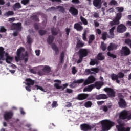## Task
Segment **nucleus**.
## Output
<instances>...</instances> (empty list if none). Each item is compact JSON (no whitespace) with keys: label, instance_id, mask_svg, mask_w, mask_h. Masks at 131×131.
Returning a JSON list of instances; mask_svg holds the SVG:
<instances>
[{"label":"nucleus","instance_id":"nucleus-45","mask_svg":"<svg viewBox=\"0 0 131 131\" xmlns=\"http://www.w3.org/2000/svg\"><path fill=\"white\" fill-rule=\"evenodd\" d=\"M34 89H35V90H41V91L45 92V91H44L43 88L42 87L40 86H38V85H35V86H34Z\"/></svg>","mask_w":131,"mask_h":131},{"label":"nucleus","instance_id":"nucleus-35","mask_svg":"<svg viewBox=\"0 0 131 131\" xmlns=\"http://www.w3.org/2000/svg\"><path fill=\"white\" fill-rule=\"evenodd\" d=\"M84 46V43H83L82 41L79 40L77 43V48L83 47Z\"/></svg>","mask_w":131,"mask_h":131},{"label":"nucleus","instance_id":"nucleus-25","mask_svg":"<svg viewBox=\"0 0 131 131\" xmlns=\"http://www.w3.org/2000/svg\"><path fill=\"white\" fill-rule=\"evenodd\" d=\"M112 107V104L102 106L100 108V110L103 111L104 112H107L108 111V108H111Z\"/></svg>","mask_w":131,"mask_h":131},{"label":"nucleus","instance_id":"nucleus-30","mask_svg":"<svg viewBox=\"0 0 131 131\" xmlns=\"http://www.w3.org/2000/svg\"><path fill=\"white\" fill-rule=\"evenodd\" d=\"M103 82H97L95 83V86L96 87L97 89H100L103 86Z\"/></svg>","mask_w":131,"mask_h":131},{"label":"nucleus","instance_id":"nucleus-34","mask_svg":"<svg viewBox=\"0 0 131 131\" xmlns=\"http://www.w3.org/2000/svg\"><path fill=\"white\" fill-rule=\"evenodd\" d=\"M97 59L99 60H103L105 59V57L103 55L102 53H99L97 55Z\"/></svg>","mask_w":131,"mask_h":131},{"label":"nucleus","instance_id":"nucleus-3","mask_svg":"<svg viewBox=\"0 0 131 131\" xmlns=\"http://www.w3.org/2000/svg\"><path fill=\"white\" fill-rule=\"evenodd\" d=\"M102 131H108L115 125V123L109 120H104L101 122Z\"/></svg>","mask_w":131,"mask_h":131},{"label":"nucleus","instance_id":"nucleus-20","mask_svg":"<svg viewBox=\"0 0 131 131\" xmlns=\"http://www.w3.org/2000/svg\"><path fill=\"white\" fill-rule=\"evenodd\" d=\"M92 71L95 72L96 73L99 72V69L98 68H94L91 69H86L85 70V73L86 74L89 75L92 74Z\"/></svg>","mask_w":131,"mask_h":131},{"label":"nucleus","instance_id":"nucleus-12","mask_svg":"<svg viewBox=\"0 0 131 131\" xmlns=\"http://www.w3.org/2000/svg\"><path fill=\"white\" fill-rule=\"evenodd\" d=\"M125 31H126V27L122 24L118 26L117 28V32L118 33H122L125 32Z\"/></svg>","mask_w":131,"mask_h":131},{"label":"nucleus","instance_id":"nucleus-11","mask_svg":"<svg viewBox=\"0 0 131 131\" xmlns=\"http://www.w3.org/2000/svg\"><path fill=\"white\" fill-rule=\"evenodd\" d=\"M121 53L124 56H127L130 54V50L126 47H123L122 48Z\"/></svg>","mask_w":131,"mask_h":131},{"label":"nucleus","instance_id":"nucleus-15","mask_svg":"<svg viewBox=\"0 0 131 131\" xmlns=\"http://www.w3.org/2000/svg\"><path fill=\"white\" fill-rule=\"evenodd\" d=\"M50 11H59V12H63L64 11V7L62 6H57L56 7H51L50 8Z\"/></svg>","mask_w":131,"mask_h":131},{"label":"nucleus","instance_id":"nucleus-32","mask_svg":"<svg viewBox=\"0 0 131 131\" xmlns=\"http://www.w3.org/2000/svg\"><path fill=\"white\" fill-rule=\"evenodd\" d=\"M14 15V11H7V12H5L4 13V16H7V17H9L10 16H12Z\"/></svg>","mask_w":131,"mask_h":131},{"label":"nucleus","instance_id":"nucleus-22","mask_svg":"<svg viewBox=\"0 0 131 131\" xmlns=\"http://www.w3.org/2000/svg\"><path fill=\"white\" fill-rule=\"evenodd\" d=\"M89 95L88 94H80L78 95L77 99L79 100H83L85 99Z\"/></svg>","mask_w":131,"mask_h":131},{"label":"nucleus","instance_id":"nucleus-36","mask_svg":"<svg viewBox=\"0 0 131 131\" xmlns=\"http://www.w3.org/2000/svg\"><path fill=\"white\" fill-rule=\"evenodd\" d=\"M98 63V61L97 59L92 60L90 62V64L92 66H94L95 64H97Z\"/></svg>","mask_w":131,"mask_h":131},{"label":"nucleus","instance_id":"nucleus-24","mask_svg":"<svg viewBox=\"0 0 131 131\" xmlns=\"http://www.w3.org/2000/svg\"><path fill=\"white\" fill-rule=\"evenodd\" d=\"M21 5L20 3H19V2H17L16 3H15L14 5L12 6V8L14 10V11H16L17 9H21Z\"/></svg>","mask_w":131,"mask_h":131},{"label":"nucleus","instance_id":"nucleus-16","mask_svg":"<svg viewBox=\"0 0 131 131\" xmlns=\"http://www.w3.org/2000/svg\"><path fill=\"white\" fill-rule=\"evenodd\" d=\"M93 5L98 9H100L102 6V0H94Z\"/></svg>","mask_w":131,"mask_h":131},{"label":"nucleus","instance_id":"nucleus-53","mask_svg":"<svg viewBox=\"0 0 131 131\" xmlns=\"http://www.w3.org/2000/svg\"><path fill=\"white\" fill-rule=\"evenodd\" d=\"M32 19L34 20L35 21H39V19L38 18L37 16L36 15H33V16H32L31 17Z\"/></svg>","mask_w":131,"mask_h":131},{"label":"nucleus","instance_id":"nucleus-29","mask_svg":"<svg viewBox=\"0 0 131 131\" xmlns=\"http://www.w3.org/2000/svg\"><path fill=\"white\" fill-rule=\"evenodd\" d=\"M52 49L55 51V53L56 55H58L59 53V50L58 47L56 46L55 44H52Z\"/></svg>","mask_w":131,"mask_h":131},{"label":"nucleus","instance_id":"nucleus-38","mask_svg":"<svg viewBox=\"0 0 131 131\" xmlns=\"http://www.w3.org/2000/svg\"><path fill=\"white\" fill-rule=\"evenodd\" d=\"M93 103L90 101H88L84 103V106L86 108L91 107Z\"/></svg>","mask_w":131,"mask_h":131},{"label":"nucleus","instance_id":"nucleus-43","mask_svg":"<svg viewBox=\"0 0 131 131\" xmlns=\"http://www.w3.org/2000/svg\"><path fill=\"white\" fill-rule=\"evenodd\" d=\"M58 106V102L56 101H53L51 104L52 108H56Z\"/></svg>","mask_w":131,"mask_h":131},{"label":"nucleus","instance_id":"nucleus-14","mask_svg":"<svg viewBox=\"0 0 131 131\" xmlns=\"http://www.w3.org/2000/svg\"><path fill=\"white\" fill-rule=\"evenodd\" d=\"M118 104L119 107L121 108H125V106H126V103L125 102V101L123 100V96H122L121 98H120Z\"/></svg>","mask_w":131,"mask_h":131},{"label":"nucleus","instance_id":"nucleus-49","mask_svg":"<svg viewBox=\"0 0 131 131\" xmlns=\"http://www.w3.org/2000/svg\"><path fill=\"white\" fill-rule=\"evenodd\" d=\"M107 33L106 32L103 33L102 34V38L103 40H106L107 38Z\"/></svg>","mask_w":131,"mask_h":131},{"label":"nucleus","instance_id":"nucleus-2","mask_svg":"<svg viewBox=\"0 0 131 131\" xmlns=\"http://www.w3.org/2000/svg\"><path fill=\"white\" fill-rule=\"evenodd\" d=\"M4 53H5V49L4 48L2 47H0V60H5L6 62L10 64L13 60V58L11 57L7 53H6L5 54V57L4 56Z\"/></svg>","mask_w":131,"mask_h":131},{"label":"nucleus","instance_id":"nucleus-60","mask_svg":"<svg viewBox=\"0 0 131 131\" xmlns=\"http://www.w3.org/2000/svg\"><path fill=\"white\" fill-rule=\"evenodd\" d=\"M72 3L75 4H77L80 3L79 0H72Z\"/></svg>","mask_w":131,"mask_h":131},{"label":"nucleus","instance_id":"nucleus-23","mask_svg":"<svg viewBox=\"0 0 131 131\" xmlns=\"http://www.w3.org/2000/svg\"><path fill=\"white\" fill-rule=\"evenodd\" d=\"M115 29H116V27H113L112 28H111L110 30V31H109L110 35L108 36V38H113L115 37V34L114 32Z\"/></svg>","mask_w":131,"mask_h":131},{"label":"nucleus","instance_id":"nucleus-46","mask_svg":"<svg viewBox=\"0 0 131 131\" xmlns=\"http://www.w3.org/2000/svg\"><path fill=\"white\" fill-rule=\"evenodd\" d=\"M110 5L111 6H116L118 5V3L117 2V1H116V0H112L110 2Z\"/></svg>","mask_w":131,"mask_h":131},{"label":"nucleus","instance_id":"nucleus-57","mask_svg":"<svg viewBox=\"0 0 131 131\" xmlns=\"http://www.w3.org/2000/svg\"><path fill=\"white\" fill-rule=\"evenodd\" d=\"M51 103L50 102H48V103H47L46 104V108L48 110H49L51 108V106L49 105L50 104H51Z\"/></svg>","mask_w":131,"mask_h":131},{"label":"nucleus","instance_id":"nucleus-39","mask_svg":"<svg viewBox=\"0 0 131 131\" xmlns=\"http://www.w3.org/2000/svg\"><path fill=\"white\" fill-rule=\"evenodd\" d=\"M80 19H81V21L82 22V23L84 25H88V21H87V19H86V18H84V17H83V16H81L80 17Z\"/></svg>","mask_w":131,"mask_h":131},{"label":"nucleus","instance_id":"nucleus-55","mask_svg":"<svg viewBox=\"0 0 131 131\" xmlns=\"http://www.w3.org/2000/svg\"><path fill=\"white\" fill-rule=\"evenodd\" d=\"M7 30L5 28L4 26L0 27V32H5Z\"/></svg>","mask_w":131,"mask_h":131},{"label":"nucleus","instance_id":"nucleus-10","mask_svg":"<svg viewBox=\"0 0 131 131\" xmlns=\"http://www.w3.org/2000/svg\"><path fill=\"white\" fill-rule=\"evenodd\" d=\"M13 113L12 111L5 112L4 114V118L6 121H8L12 118Z\"/></svg>","mask_w":131,"mask_h":131},{"label":"nucleus","instance_id":"nucleus-9","mask_svg":"<svg viewBox=\"0 0 131 131\" xmlns=\"http://www.w3.org/2000/svg\"><path fill=\"white\" fill-rule=\"evenodd\" d=\"M104 91L107 93L108 96L110 97H114L116 96V92L113 89L105 88V89H104Z\"/></svg>","mask_w":131,"mask_h":131},{"label":"nucleus","instance_id":"nucleus-31","mask_svg":"<svg viewBox=\"0 0 131 131\" xmlns=\"http://www.w3.org/2000/svg\"><path fill=\"white\" fill-rule=\"evenodd\" d=\"M95 39V35H91L90 36H89V41H88V43L89 44H91L92 43V42L93 41V40H94Z\"/></svg>","mask_w":131,"mask_h":131},{"label":"nucleus","instance_id":"nucleus-18","mask_svg":"<svg viewBox=\"0 0 131 131\" xmlns=\"http://www.w3.org/2000/svg\"><path fill=\"white\" fill-rule=\"evenodd\" d=\"M25 81L26 82H24L26 85L28 86H32L33 85L35 81L33 80H32L30 78H28V79H26Z\"/></svg>","mask_w":131,"mask_h":131},{"label":"nucleus","instance_id":"nucleus-64","mask_svg":"<svg viewBox=\"0 0 131 131\" xmlns=\"http://www.w3.org/2000/svg\"><path fill=\"white\" fill-rule=\"evenodd\" d=\"M66 92L69 94L70 93H73V90H72L71 89H67L66 90Z\"/></svg>","mask_w":131,"mask_h":131},{"label":"nucleus","instance_id":"nucleus-19","mask_svg":"<svg viewBox=\"0 0 131 131\" xmlns=\"http://www.w3.org/2000/svg\"><path fill=\"white\" fill-rule=\"evenodd\" d=\"M69 12L73 15L76 16L78 14V11L75 7H70Z\"/></svg>","mask_w":131,"mask_h":131},{"label":"nucleus","instance_id":"nucleus-5","mask_svg":"<svg viewBox=\"0 0 131 131\" xmlns=\"http://www.w3.org/2000/svg\"><path fill=\"white\" fill-rule=\"evenodd\" d=\"M119 118L120 119H125L130 120L131 119V113L129 111H126L125 110L123 111L120 113Z\"/></svg>","mask_w":131,"mask_h":131},{"label":"nucleus","instance_id":"nucleus-21","mask_svg":"<svg viewBox=\"0 0 131 131\" xmlns=\"http://www.w3.org/2000/svg\"><path fill=\"white\" fill-rule=\"evenodd\" d=\"M54 87L56 88L57 89H60L62 86H61V81L58 80H54Z\"/></svg>","mask_w":131,"mask_h":131},{"label":"nucleus","instance_id":"nucleus-42","mask_svg":"<svg viewBox=\"0 0 131 131\" xmlns=\"http://www.w3.org/2000/svg\"><path fill=\"white\" fill-rule=\"evenodd\" d=\"M64 53L62 52L60 55V62L61 63H63L64 62Z\"/></svg>","mask_w":131,"mask_h":131},{"label":"nucleus","instance_id":"nucleus-61","mask_svg":"<svg viewBox=\"0 0 131 131\" xmlns=\"http://www.w3.org/2000/svg\"><path fill=\"white\" fill-rule=\"evenodd\" d=\"M65 30H66V34H67V35H69V34H70L71 29H69V28H67V29H66Z\"/></svg>","mask_w":131,"mask_h":131},{"label":"nucleus","instance_id":"nucleus-50","mask_svg":"<svg viewBox=\"0 0 131 131\" xmlns=\"http://www.w3.org/2000/svg\"><path fill=\"white\" fill-rule=\"evenodd\" d=\"M27 42L28 43L30 44L32 42V39L31 38L30 36H27Z\"/></svg>","mask_w":131,"mask_h":131},{"label":"nucleus","instance_id":"nucleus-1","mask_svg":"<svg viewBox=\"0 0 131 131\" xmlns=\"http://www.w3.org/2000/svg\"><path fill=\"white\" fill-rule=\"evenodd\" d=\"M95 80H96V79L93 76L89 77L88 78L86 79L85 81L83 79L77 80H74L73 82L70 85V87L73 88L74 87V85H75L76 83L80 84V83H83V82H84V85H88L89 84L94 82Z\"/></svg>","mask_w":131,"mask_h":131},{"label":"nucleus","instance_id":"nucleus-63","mask_svg":"<svg viewBox=\"0 0 131 131\" xmlns=\"http://www.w3.org/2000/svg\"><path fill=\"white\" fill-rule=\"evenodd\" d=\"M35 53L36 54V56H39L40 54V51L38 50H36L35 51Z\"/></svg>","mask_w":131,"mask_h":131},{"label":"nucleus","instance_id":"nucleus-17","mask_svg":"<svg viewBox=\"0 0 131 131\" xmlns=\"http://www.w3.org/2000/svg\"><path fill=\"white\" fill-rule=\"evenodd\" d=\"M81 25L82 23H77V24H74V28L78 31H82L83 29V28Z\"/></svg>","mask_w":131,"mask_h":131},{"label":"nucleus","instance_id":"nucleus-44","mask_svg":"<svg viewBox=\"0 0 131 131\" xmlns=\"http://www.w3.org/2000/svg\"><path fill=\"white\" fill-rule=\"evenodd\" d=\"M118 78H124L125 75L124 73H122V72H119L118 75Z\"/></svg>","mask_w":131,"mask_h":131},{"label":"nucleus","instance_id":"nucleus-4","mask_svg":"<svg viewBox=\"0 0 131 131\" xmlns=\"http://www.w3.org/2000/svg\"><path fill=\"white\" fill-rule=\"evenodd\" d=\"M101 127L100 124H95L93 126H90L86 124H83L80 125L81 129L83 131H87L88 130L92 129L93 131H96L98 129V128Z\"/></svg>","mask_w":131,"mask_h":131},{"label":"nucleus","instance_id":"nucleus-58","mask_svg":"<svg viewBox=\"0 0 131 131\" xmlns=\"http://www.w3.org/2000/svg\"><path fill=\"white\" fill-rule=\"evenodd\" d=\"M83 58L82 57L79 56V59L77 61V63L78 64L80 63L81 62H82V60H83Z\"/></svg>","mask_w":131,"mask_h":131},{"label":"nucleus","instance_id":"nucleus-41","mask_svg":"<svg viewBox=\"0 0 131 131\" xmlns=\"http://www.w3.org/2000/svg\"><path fill=\"white\" fill-rule=\"evenodd\" d=\"M107 48V45L104 44L103 42H101V48L103 51H105Z\"/></svg>","mask_w":131,"mask_h":131},{"label":"nucleus","instance_id":"nucleus-13","mask_svg":"<svg viewBox=\"0 0 131 131\" xmlns=\"http://www.w3.org/2000/svg\"><path fill=\"white\" fill-rule=\"evenodd\" d=\"M89 51L86 49H80L79 50V56L83 58L87 56Z\"/></svg>","mask_w":131,"mask_h":131},{"label":"nucleus","instance_id":"nucleus-51","mask_svg":"<svg viewBox=\"0 0 131 131\" xmlns=\"http://www.w3.org/2000/svg\"><path fill=\"white\" fill-rule=\"evenodd\" d=\"M86 31H85L84 32V33H83V34H82V39L83 40H86V39H87V38H86Z\"/></svg>","mask_w":131,"mask_h":131},{"label":"nucleus","instance_id":"nucleus-37","mask_svg":"<svg viewBox=\"0 0 131 131\" xmlns=\"http://www.w3.org/2000/svg\"><path fill=\"white\" fill-rule=\"evenodd\" d=\"M42 71L45 72L49 73L51 71V68L49 66H45L42 69Z\"/></svg>","mask_w":131,"mask_h":131},{"label":"nucleus","instance_id":"nucleus-54","mask_svg":"<svg viewBox=\"0 0 131 131\" xmlns=\"http://www.w3.org/2000/svg\"><path fill=\"white\" fill-rule=\"evenodd\" d=\"M58 33V32H57L56 30L55 29H52V34L53 35H56Z\"/></svg>","mask_w":131,"mask_h":131},{"label":"nucleus","instance_id":"nucleus-47","mask_svg":"<svg viewBox=\"0 0 131 131\" xmlns=\"http://www.w3.org/2000/svg\"><path fill=\"white\" fill-rule=\"evenodd\" d=\"M116 9L117 10L118 12L120 13L124 11L123 7H116Z\"/></svg>","mask_w":131,"mask_h":131},{"label":"nucleus","instance_id":"nucleus-27","mask_svg":"<svg viewBox=\"0 0 131 131\" xmlns=\"http://www.w3.org/2000/svg\"><path fill=\"white\" fill-rule=\"evenodd\" d=\"M107 98H108V97L105 94H100L96 97V99L97 100L106 99Z\"/></svg>","mask_w":131,"mask_h":131},{"label":"nucleus","instance_id":"nucleus-59","mask_svg":"<svg viewBox=\"0 0 131 131\" xmlns=\"http://www.w3.org/2000/svg\"><path fill=\"white\" fill-rule=\"evenodd\" d=\"M107 55L110 57H113V58H116V56H115V55H114L112 54H111L110 52L107 53Z\"/></svg>","mask_w":131,"mask_h":131},{"label":"nucleus","instance_id":"nucleus-6","mask_svg":"<svg viewBox=\"0 0 131 131\" xmlns=\"http://www.w3.org/2000/svg\"><path fill=\"white\" fill-rule=\"evenodd\" d=\"M118 125H116V128L118 131H130V128L124 127V124L122 121L118 120Z\"/></svg>","mask_w":131,"mask_h":131},{"label":"nucleus","instance_id":"nucleus-7","mask_svg":"<svg viewBox=\"0 0 131 131\" xmlns=\"http://www.w3.org/2000/svg\"><path fill=\"white\" fill-rule=\"evenodd\" d=\"M122 18V13H117L116 15V17L114 18L112 21L110 22V25L111 26H113L115 25H117L120 24V20Z\"/></svg>","mask_w":131,"mask_h":131},{"label":"nucleus","instance_id":"nucleus-62","mask_svg":"<svg viewBox=\"0 0 131 131\" xmlns=\"http://www.w3.org/2000/svg\"><path fill=\"white\" fill-rule=\"evenodd\" d=\"M37 74L39 75V76H42L43 75H45V72H43V71H39L38 73H37Z\"/></svg>","mask_w":131,"mask_h":131},{"label":"nucleus","instance_id":"nucleus-48","mask_svg":"<svg viewBox=\"0 0 131 131\" xmlns=\"http://www.w3.org/2000/svg\"><path fill=\"white\" fill-rule=\"evenodd\" d=\"M30 0H21V4H23L24 5H26L27 4H29Z\"/></svg>","mask_w":131,"mask_h":131},{"label":"nucleus","instance_id":"nucleus-52","mask_svg":"<svg viewBox=\"0 0 131 131\" xmlns=\"http://www.w3.org/2000/svg\"><path fill=\"white\" fill-rule=\"evenodd\" d=\"M77 71L75 67H73L72 68V73L73 74H75L77 73Z\"/></svg>","mask_w":131,"mask_h":131},{"label":"nucleus","instance_id":"nucleus-56","mask_svg":"<svg viewBox=\"0 0 131 131\" xmlns=\"http://www.w3.org/2000/svg\"><path fill=\"white\" fill-rule=\"evenodd\" d=\"M46 33V32L45 31H43V30H39V34L41 36H42L43 35H45Z\"/></svg>","mask_w":131,"mask_h":131},{"label":"nucleus","instance_id":"nucleus-28","mask_svg":"<svg viewBox=\"0 0 131 131\" xmlns=\"http://www.w3.org/2000/svg\"><path fill=\"white\" fill-rule=\"evenodd\" d=\"M118 46L117 45H114L111 43L110 46L108 47V51H112L113 50L116 49Z\"/></svg>","mask_w":131,"mask_h":131},{"label":"nucleus","instance_id":"nucleus-33","mask_svg":"<svg viewBox=\"0 0 131 131\" xmlns=\"http://www.w3.org/2000/svg\"><path fill=\"white\" fill-rule=\"evenodd\" d=\"M110 77L113 80V81H115L117 79H118V75L115 74H112L110 75Z\"/></svg>","mask_w":131,"mask_h":131},{"label":"nucleus","instance_id":"nucleus-40","mask_svg":"<svg viewBox=\"0 0 131 131\" xmlns=\"http://www.w3.org/2000/svg\"><path fill=\"white\" fill-rule=\"evenodd\" d=\"M54 40V37L49 36L47 39V42L49 44H51Z\"/></svg>","mask_w":131,"mask_h":131},{"label":"nucleus","instance_id":"nucleus-26","mask_svg":"<svg viewBox=\"0 0 131 131\" xmlns=\"http://www.w3.org/2000/svg\"><path fill=\"white\" fill-rule=\"evenodd\" d=\"M95 85L91 84L87 87H85L83 90V92H91L92 90L94 88Z\"/></svg>","mask_w":131,"mask_h":131},{"label":"nucleus","instance_id":"nucleus-8","mask_svg":"<svg viewBox=\"0 0 131 131\" xmlns=\"http://www.w3.org/2000/svg\"><path fill=\"white\" fill-rule=\"evenodd\" d=\"M24 52L25 49L24 48H20L17 50V56L15 57L16 62H18L20 60H22L21 57L23 56V53Z\"/></svg>","mask_w":131,"mask_h":131}]
</instances>
